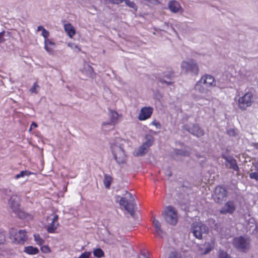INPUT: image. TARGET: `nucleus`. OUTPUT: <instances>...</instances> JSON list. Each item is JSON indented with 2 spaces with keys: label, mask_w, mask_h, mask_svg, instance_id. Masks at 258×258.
<instances>
[{
  "label": "nucleus",
  "mask_w": 258,
  "mask_h": 258,
  "mask_svg": "<svg viewBox=\"0 0 258 258\" xmlns=\"http://www.w3.org/2000/svg\"><path fill=\"white\" fill-rule=\"evenodd\" d=\"M216 85V81L213 76L205 74L201 77L200 79L195 85V90L201 94H207L210 91L211 88Z\"/></svg>",
  "instance_id": "nucleus-1"
},
{
  "label": "nucleus",
  "mask_w": 258,
  "mask_h": 258,
  "mask_svg": "<svg viewBox=\"0 0 258 258\" xmlns=\"http://www.w3.org/2000/svg\"><path fill=\"white\" fill-rule=\"evenodd\" d=\"M124 197H122L119 201V204L123 206L124 209L134 217L135 215V202L133 195L127 191H125Z\"/></svg>",
  "instance_id": "nucleus-2"
},
{
  "label": "nucleus",
  "mask_w": 258,
  "mask_h": 258,
  "mask_svg": "<svg viewBox=\"0 0 258 258\" xmlns=\"http://www.w3.org/2000/svg\"><path fill=\"white\" fill-rule=\"evenodd\" d=\"M237 102L238 107L240 110H246L254 102V97L252 93L250 91L245 93L242 96L238 97Z\"/></svg>",
  "instance_id": "nucleus-3"
},
{
  "label": "nucleus",
  "mask_w": 258,
  "mask_h": 258,
  "mask_svg": "<svg viewBox=\"0 0 258 258\" xmlns=\"http://www.w3.org/2000/svg\"><path fill=\"white\" fill-rule=\"evenodd\" d=\"M9 235L12 242L16 244H24L27 239V232L25 230L21 229L17 231L16 229L12 228L9 231Z\"/></svg>",
  "instance_id": "nucleus-4"
},
{
  "label": "nucleus",
  "mask_w": 258,
  "mask_h": 258,
  "mask_svg": "<svg viewBox=\"0 0 258 258\" xmlns=\"http://www.w3.org/2000/svg\"><path fill=\"white\" fill-rule=\"evenodd\" d=\"M250 239L249 237L242 236L235 237L233 239V244L237 249L243 252H245L249 247Z\"/></svg>",
  "instance_id": "nucleus-5"
},
{
  "label": "nucleus",
  "mask_w": 258,
  "mask_h": 258,
  "mask_svg": "<svg viewBox=\"0 0 258 258\" xmlns=\"http://www.w3.org/2000/svg\"><path fill=\"white\" fill-rule=\"evenodd\" d=\"M163 216L165 221L171 225H175L177 222V214L174 208L167 206L164 210Z\"/></svg>",
  "instance_id": "nucleus-6"
},
{
  "label": "nucleus",
  "mask_w": 258,
  "mask_h": 258,
  "mask_svg": "<svg viewBox=\"0 0 258 258\" xmlns=\"http://www.w3.org/2000/svg\"><path fill=\"white\" fill-rule=\"evenodd\" d=\"M192 233L196 238L202 239L203 233L208 231V228L206 225L201 222H195L192 225Z\"/></svg>",
  "instance_id": "nucleus-7"
},
{
  "label": "nucleus",
  "mask_w": 258,
  "mask_h": 258,
  "mask_svg": "<svg viewBox=\"0 0 258 258\" xmlns=\"http://www.w3.org/2000/svg\"><path fill=\"white\" fill-rule=\"evenodd\" d=\"M112 151L115 160L119 164L126 162V155L124 150L120 147L112 146Z\"/></svg>",
  "instance_id": "nucleus-8"
},
{
  "label": "nucleus",
  "mask_w": 258,
  "mask_h": 258,
  "mask_svg": "<svg viewBox=\"0 0 258 258\" xmlns=\"http://www.w3.org/2000/svg\"><path fill=\"white\" fill-rule=\"evenodd\" d=\"M145 139L146 141L139 148L138 152L137 153L138 156H141L145 154L148 149L151 146L154 142V138L151 135H146Z\"/></svg>",
  "instance_id": "nucleus-9"
},
{
  "label": "nucleus",
  "mask_w": 258,
  "mask_h": 258,
  "mask_svg": "<svg viewBox=\"0 0 258 258\" xmlns=\"http://www.w3.org/2000/svg\"><path fill=\"white\" fill-rule=\"evenodd\" d=\"M181 67L183 70H185L187 72H191L196 75H198L199 73V66L193 60H189L188 61H182Z\"/></svg>",
  "instance_id": "nucleus-10"
},
{
  "label": "nucleus",
  "mask_w": 258,
  "mask_h": 258,
  "mask_svg": "<svg viewBox=\"0 0 258 258\" xmlns=\"http://www.w3.org/2000/svg\"><path fill=\"white\" fill-rule=\"evenodd\" d=\"M227 196V191L222 186H218L215 189V200L217 203H221L225 200Z\"/></svg>",
  "instance_id": "nucleus-11"
},
{
  "label": "nucleus",
  "mask_w": 258,
  "mask_h": 258,
  "mask_svg": "<svg viewBox=\"0 0 258 258\" xmlns=\"http://www.w3.org/2000/svg\"><path fill=\"white\" fill-rule=\"evenodd\" d=\"M183 127L189 133L197 137H202L204 135V131L197 124H192L190 126L184 125Z\"/></svg>",
  "instance_id": "nucleus-12"
},
{
  "label": "nucleus",
  "mask_w": 258,
  "mask_h": 258,
  "mask_svg": "<svg viewBox=\"0 0 258 258\" xmlns=\"http://www.w3.org/2000/svg\"><path fill=\"white\" fill-rule=\"evenodd\" d=\"M153 112L152 107H144L141 109L138 118L140 121L145 120L151 117Z\"/></svg>",
  "instance_id": "nucleus-13"
},
{
  "label": "nucleus",
  "mask_w": 258,
  "mask_h": 258,
  "mask_svg": "<svg viewBox=\"0 0 258 258\" xmlns=\"http://www.w3.org/2000/svg\"><path fill=\"white\" fill-rule=\"evenodd\" d=\"M222 158L225 159L227 163L229 164V168L236 171H239V167L237 165L236 160L233 157H228L224 154H222Z\"/></svg>",
  "instance_id": "nucleus-14"
},
{
  "label": "nucleus",
  "mask_w": 258,
  "mask_h": 258,
  "mask_svg": "<svg viewBox=\"0 0 258 258\" xmlns=\"http://www.w3.org/2000/svg\"><path fill=\"white\" fill-rule=\"evenodd\" d=\"M235 210V206L233 201H228L224 207L220 211L221 214H225L227 213L232 214Z\"/></svg>",
  "instance_id": "nucleus-15"
},
{
  "label": "nucleus",
  "mask_w": 258,
  "mask_h": 258,
  "mask_svg": "<svg viewBox=\"0 0 258 258\" xmlns=\"http://www.w3.org/2000/svg\"><path fill=\"white\" fill-rule=\"evenodd\" d=\"M58 220V215L56 214H54L53 215V218L52 219V222L49 224L47 228V231L48 233H52L55 232V231L57 228V227L59 225Z\"/></svg>",
  "instance_id": "nucleus-16"
},
{
  "label": "nucleus",
  "mask_w": 258,
  "mask_h": 258,
  "mask_svg": "<svg viewBox=\"0 0 258 258\" xmlns=\"http://www.w3.org/2000/svg\"><path fill=\"white\" fill-rule=\"evenodd\" d=\"M20 198L17 196H13L9 201V204L13 212H14V209H18L20 207Z\"/></svg>",
  "instance_id": "nucleus-17"
},
{
  "label": "nucleus",
  "mask_w": 258,
  "mask_h": 258,
  "mask_svg": "<svg viewBox=\"0 0 258 258\" xmlns=\"http://www.w3.org/2000/svg\"><path fill=\"white\" fill-rule=\"evenodd\" d=\"M109 116L110 122L108 123H103V125L111 124L114 125L118 123L119 115L116 111L110 110Z\"/></svg>",
  "instance_id": "nucleus-18"
},
{
  "label": "nucleus",
  "mask_w": 258,
  "mask_h": 258,
  "mask_svg": "<svg viewBox=\"0 0 258 258\" xmlns=\"http://www.w3.org/2000/svg\"><path fill=\"white\" fill-rule=\"evenodd\" d=\"M55 44L50 40H44V49L49 54L53 53Z\"/></svg>",
  "instance_id": "nucleus-19"
},
{
  "label": "nucleus",
  "mask_w": 258,
  "mask_h": 258,
  "mask_svg": "<svg viewBox=\"0 0 258 258\" xmlns=\"http://www.w3.org/2000/svg\"><path fill=\"white\" fill-rule=\"evenodd\" d=\"M64 29L68 36L71 38L76 34V30L71 23L65 24L64 25Z\"/></svg>",
  "instance_id": "nucleus-20"
},
{
  "label": "nucleus",
  "mask_w": 258,
  "mask_h": 258,
  "mask_svg": "<svg viewBox=\"0 0 258 258\" xmlns=\"http://www.w3.org/2000/svg\"><path fill=\"white\" fill-rule=\"evenodd\" d=\"M168 8L171 12L176 13L179 11L180 6L177 2L171 1L168 3Z\"/></svg>",
  "instance_id": "nucleus-21"
},
{
  "label": "nucleus",
  "mask_w": 258,
  "mask_h": 258,
  "mask_svg": "<svg viewBox=\"0 0 258 258\" xmlns=\"http://www.w3.org/2000/svg\"><path fill=\"white\" fill-rule=\"evenodd\" d=\"M153 224L156 229L155 232V235L159 236V237H161V234L163 233V231L161 229L160 223L157 220H156L155 218H154L153 219Z\"/></svg>",
  "instance_id": "nucleus-22"
},
{
  "label": "nucleus",
  "mask_w": 258,
  "mask_h": 258,
  "mask_svg": "<svg viewBox=\"0 0 258 258\" xmlns=\"http://www.w3.org/2000/svg\"><path fill=\"white\" fill-rule=\"evenodd\" d=\"M24 252L28 254L35 255L38 253L39 249L37 247L28 246L24 247Z\"/></svg>",
  "instance_id": "nucleus-23"
},
{
  "label": "nucleus",
  "mask_w": 258,
  "mask_h": 258,
  "mask_svg": "<svg viewBox=\"0 0 258 258\" xmlns=\"http://www.w3.org/2000/svg\"><path fill=\"white\" fill-rule=\"evenodd\" d=\"M14 213L20 219H25L29 216L28 213L21 210L20 207L17 209H14Z\"/></svg>",
  "instance_id": "nucleus-24"
},
{
  "label": "nucleus",
  "mask_w": 258,
  "mask_h": 258,
  "mask_svg": "<svg viewBox=\"0 0 258 258\" xmlns=\"http://www.w3.org/2000/svg\"><path fill=\"white\" fill-rule=\"evenodd\" d=\"M112 180L113 179L111 176L107 174H104L103 183L106 188H110V185L112 182Z\"/></svg>",
  "instance_id": "nucleus-25"
},
{
  "label": "nucleus",
  "mask_w": 258,
  "mask_h": 258,
  "mask_svg": "<svg viewBox=\"0 0 258 258\" xmlns=\"http://www.w3.org/2000/svg\"><path fill=\"white\" fill-rule=\"evenodd\" d=\"M215 243V241L214 240H212L210 242L206 243L205 244L207 245V247L202 253L203 254H206L211 251L214 247Z\"/></svg>",
  "instance_id": "nucleus-26"
},
{
  "label": "nucleus",
  "mask_w": 258,
  "mask_h": 258,
  "mask_svg": "<svg viewBox=\"0 0 258 258\" xmlns=\"http://www.w3.org/2000/svg\"><path fill=\"white\" fill-rule=\"evenodd\" d=\"M93 253L94 255L98 258H101L104 256V251L100 248L94 249Z\"/></svg>",
  "instance_id": "nucleus-27"
},
{
  "label": "nucleus",
  "mask_w": 258,
  "mask_h": 258,
  "mask_svg": "<svg viewBox=\"0 0 258 258\" xmlns=\"http://www.w3.org/2000/svg\"><path fill=\"white\" fill-rule=\"evenodd\" d=\"M34 237L37 245H41L44 243V240L43 239L39 234H34Z\"/></svg>",
  "instance_id": "nucleus-28"
},
{
  "label": "nucleus",
  "mask_w": 258,
  "mask_h": 258,
  "mask_svg": "<svg viewBox=\"0 0 258 258\" xmlns=\"http://www.w3.org/2000/svg\"><path fill=\"white\" fill-rule=\"evenodd\" d=\"M123 2H124L125 5L128 7L135 10L137 9V6L134 2L131 1L130 0H124Z\"/></svg>",
  "instance_id": "nucleus-29"
},
{
  "label": "nucleus",
  "mask_w": 258,
  "mask_h": 258,
  "mask_svg": "<svg viewBox=\"0 0 258 258\" xmlns=\"http://www.w3.org/2000/svg\"><path fill=\"white\" fill-rule=\"evenodd\" d=\"M218 258H231L228 254L223 250L219 251Z\"/></svg>",
  "instance_id": "nucleus-30"
},
{
  "label": "nucleus",
  "mask_w": 258,
  "mask_h": 258,
  "mask_svg": "<svg viewBox=\"0 0 258 258\" xmlns=\"http://www.w3.org/2000/svg\"><path fill=\"white\" fill-rule=\"evenodd\" d=\"M40 249L42 252L45 253H49L51 251L50 247L47 245L42 246Z\"/></svg>",
  "instance_id": "nucleus-31"
},
{
  "label": "nucleus",
  "mask_w": 258,
  "mask_h": 258,
  "mask_svg": "<svg viewBox=\"0 0 258 258\" xmlns=\"http://www.w3.org/2000/svg\"><path fill=\"white\" fill-rule=\"evenodd\" d=\"M6 241L5 232L3 231H0V244H3Z\"/></svg>",
  "instance_id": "nucleus-32"
},
{
  "label": "nucleus",
  "mask_w": 258,
  "mask_h": 258,
  "mask_svg": "<svg viewBox=\"0 0 258 258\" xmlns=\"http://www.w3.org/2000/svg\"><path fill=\"white\" fill-rule=\"evenodd\" d=\"M38 88H39V85L37 84V83H34L33 84V85L32 86V87L30 89V91L31 93H34L37 94L38 92L37 89Z\"/></svg>",
  "instance_id": "nucleus-33"
},
{
  "label": "nucleus",
  "mask_w": 258,
  "mask_h": 258,
  "mask_svg": "<svg viewBox=\"0 0 258 258\" xmlns=\"http://www.w3.org/2000/svg\"><path fill=\"white\" fill-rule=\"evenodd\" d=\"M91 254V252L90 251H85L82 253L80 256L79 258H89Z\"/></svg>",
  "instance_id": "nucleus-34"
},
{
  "label": "nucleus",
  "mask_w": 258,
  "mask_h": 258,
  "mask_svg": "<svg viewBox=\"0 0 258 258\" xmlns=\"http://www.w3.org/2000/svg\"><path fill=\"white\" fill-rule=\"evenodd\" d=\"M250 179H253L258 181V172H253L249 174Z\"/></svg>",
  "instance_id": "nucleus-35"
},
{
  "label": "nucleus",
  "mask_w": 258,
  "mask_h": 258,
  "mask_svg": "<svg viewBox=\"0 0 258 258\" xmlns=\"http://www.w3.org/2000/svg\"><path fill=\"white\" fill-rule=\"evenodd\" d=\"M41 35L44 38L45 40H49V39H48V37L49 35V33L45 29H43Z\"/></svg>",
  "instance_id": "nucleus-36"
},
{
  "label": "nucleus",
  "mask_w": 258,
  "mask_h": 258,
  "mask_svg": "<svg viewBox=\"0 0 258 258\" xmlns=\"http://www.w3.org/2000/svg\"><path fill=\"white\" fill-rule=\"evenodd\" d=\"M27 171H22L20 172L19 174H18L16 175L15 178L16 179H18L20 177H23L25 175H29V174H27Z\"/></svg>",
  "instance_id": "nucleus-37"
},
{
  "label": "nucleus",
  "mask_w": 258,
  "mask_h": 258,
  "mask_svg": "<svg viewBox=\"0 0 258 258\" xmlns=\"http://www.w3.org/2000/svg\"><path fill=\"white\" fill-rule=\"evenodd\" d=\"M174 77V72L173 71H170L168 74L164 75V78L167 79H171Z\"/></svg>",
  "instance_id": "nucleus-38"
},
{
  "label": "nucleus",
  "mask_w": 258,
  "mask_h": 258,
  "mask_svg": "<svg viewBox=\"0 0 258 258\" xmlns=\"http://www.w3.org/2000/svg\"><path fill=\"white\" fill-rule=\"evenodd\" d=\"M151 124L154 125L157 128H160L161 125L160 123L156 120H154L151 123Z\"/></svg>",
  "instance_id": "nucleus-39"
},
{
  "label": "nucleus",
  "mask_w": 258,
  "mask_h": 258,
  "mask_svg": "<svg viewBox=\"0 0 258 258\" xmlns=\"http://www.w3.org/2000/svg\"><path fill=\"white\" fill-rule=\"evenodd\" d=\"M227 133L230 136H234L236 135V132L234 128H229L227 130Z\"/></svg>",
  "instance_id": "nucleus-40"
},
{
  "label": "nucleus",
  "mask_w": 258,
  "mask_h": 258,
  "mask_svg": "<svg viewBox=\"0 0 258 258\" xmlns=\"http://www.w3.org/2000/svg\"><path fill=\"white\" fill-rule=\"evenodd\" d=\"M68 46L72 49H77L78 51L81 50V48L74 43H69Z\"/></svg>",
  "instance_id": "nucleus-41"
},
{
  "label": "nucleus",
  "mask_w": 258,
  "mask_h": 258,
  "mask_svg": "<svg viewBox=\"0 0 258 258\" xmlns=\"http://www.w3.org/2000/svg\"><path fill=\"white\" fill-rule=\"evenodd\" d=\"M169 258H181V257L176 252H172L169 256Z\"/></svg>",
  "instance_id": "nucleus-42"
},
{
  "label": "nucleus",
  "mask_w": 258,
  "mask_h": 258,
  "mask_svg": "<svg viewBox=\"0 0 258 258\" xmlns=\"http://www.w3.org/2000/svg\"><path fill=\"white\" fill-rule=\"evenodd\" d=\"M4 35L5 31L0 32V44L5 41Z\"/></svg>",
  "instance_id": "nucleus-43"
},
{
  "label": "nucleus",
  "mask_w": 258,
  "mask_h": 258,
  "mask_svg": "<svg viewBox=\"0 0 258 258\" xmlns=\"http://www.w3.org/2000/svg\"><path fill=\"white\" fill-rule=\"evenodd\" d=\"M165 174L168 177L172 175V172L169 168L166 169L165 170Z\"/></svg>",
  "instance_id": "nucleus-44"
},
{
  "label": "nucleus",
  "mask_w": 258,
  "mask_h": 258,
  "mask_svg": "<svg viewBox=\"0 0 258 258\" xmlns=\"http://www.w3.org/2000/svg\"><path fill=\"white\" fill-rule=\"evenodd\" d=\"M159 81H160L161 83H166V84H167V85H172V84L173 83V82H170V81L168 82V81H165V80H162V79H160Z\"/></svg>",
  "instance_id": "nucleus-45"
},
{
  "label": "nucleus",
  "mask_w": 258,
  "mask_h": 258,
  "mask_svg": "<svg viewBox=\"0 0 258 258\" xmlns=\"http://www.w3.org/2000/svg\"><path fill=\"white\" fill-rule=\"evenodd\" d=\"M38 126L37 124L34 122H33L31 124V127L30 130H31L32 128H35Z\"/></svg>",
  "instance_id": "nucleus-46"
},
{
  "label": "nucleus",
  "mask_w": 258,
  "mask_h": 258,
  "mask_svg": "<svg viewBox=\"0 0 258 258\" xmlns=\"http://www.w3.org/2000/svg\"><path fill=\"white\" fill-rule=\"evenodd\" d=\"M45 29V28H44L43 27H42V26H38V27H37V31H41H41H43V29Z\"/></svg>",
  "instance_id": "nucleus-47"
},
{
  "label": "nucleus",
  "mask_w": 258,
  "mask_h": 258,
  "mask_svg": "<svg viewBox=\"0 0 258 258\" xmlns=\"http://www.w3.org/2000/svg\"><path fill=\"white\" fill-rule=\"evenodd\" d=\"M254 167L256 171L258 172V161L256 162L254 164Z\"/></svg>",
  "instance_id": "nucleus-48"
},
{
  "label": "nucleus",
  "mask_w": 258,
  "mask_h": 258,
  "mask_svg": "<svg viewBox=\"0 0 258 258\" xmlns=\"http://www.w3.org/2000/svg\"><path fill=\"white\" fill-rule=\"evenodd\" d=\"M138 258H149V257H147L145 255H143L142 257L140 256V257H138Z\"/></svg>",
  "instance_id": "nucleus-49"
},
{
  "label": "nucleus",
  "mask_w": 258,
  "mask_h": 258,
  "mask_svg": "<svg viewBox=\"0 0 258 258\" xmlns=\"http://www.w3.org/2000/svg\"><path fill=\"white\" fill-rule=\"evenodd\" d=\"M78 258H79V257H78Z\"/></svg>",
  "instance_id": "nucleus-50"
}]
</instances>
